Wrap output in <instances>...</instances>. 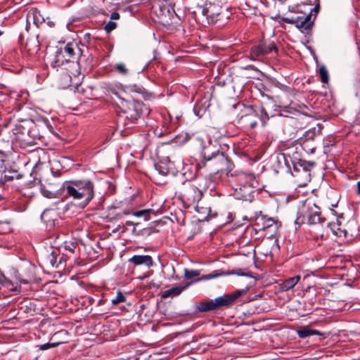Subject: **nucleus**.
I'll return each mask as SVG.
<instances>
[{
	"instance_id": "412c9836",
	"label": "nucleus",
	"mask_w": 360,
	"mask_h": 360,
	"mask_svg": "<svg viewBox=\"0 0 360 360\" xmlns=\"http://www.w3.org/2000/svg\"><path fill=\"white\" fill-rule=\"evenodd\" d=\"M257 113L258 116L259 117V119L262 123V125H265L266 122L269 120V115L267 112H266L265 109L263 107H260L257 111Z\"/></svg>"
},
{
	"instance_id": "6e6552de",
	"label": "nucleus",
	"mask_w": 360,
	"mask_h": 360,
	"mask_svg": "<svg viewBox=\"0 0 360 360\" xmlns=\"http://www.w3.org/2000/svg\"><path fill=\"white\" fill-rule=\"evenodd\" d=\"M238 180L244 188L248 187L250 188V192H252V188L257 186V181L253 174L243 173L238 176Z\"/></svg>"
},
{
	"instance_id": "5701e85b",
	"label": "nucleus",
	"mask_w": 360,
	"mask_h": 360,
	"mask_svg": "<svg viewBox=\"0 0 360 360\" xmlns=\"http://www.w3.org/2000/svg\"><path fill=\"white\" fill-rule=\"evenodd\" d=\"M224 275V273H219L218 271H214L210 274L203 275L200 278V281H207L211 280L213 278H218L220 276Z\"/></svg>"
},
{
	"instance_id": "a211bd4d",
	"label": "nucleus",
	"mask_w": 360,
	"mask_h": 360,
	"mask_svg": "<svg viewBox=\"0 0 360 360\" xmlns=\"http://www.w3.org/2000/svg\"><path fill=\"white\" fill-rule=\"evenodd\" d=\"M298 335L302 338H305L314 335H319L320 333L314 329H310L307 327L302 328L297 331Z\"/></svg>"
},
{
	"instance_id": "c03bdc74",
	"label": "nucleus",
	"mask_w": 360,
	"mask_h": 360,
	"mask_svg": "<svg viewBox=\"0 0 360 360\" xmlns=\"http://www.w3.org/2000/svg\"><path fill=\"white\" fill-rule=\"evenodd\" d=\"M3 34V32L0 31V36Z\"/></svg>"
},
{
	"instance_id": "9b49d317",
	"label": "nucleus",
	"mask_w": 360,
	"mask_h": 360,
	"mask_svg": "<svg viewBox=\"0 0 360 360\" xmlns=\"http://www.w3.org/2000/svg\"><path fill=\"white\" fill-rule=\"evenodd\" d=\"M189 285V283H186L184 285H177L170 289L165 290L162 295V298H167L169 297H175L179 295Z\"/></svg>"
},
{
	"instance_id": "f8f14e48",
	"label": "nucleus",
	"mask_w": 360,
	"mask_h": 360,
	"mask_svg": "<svg viewBox=\"0 0 360 360\" xmlns=\"http://www.w3.org/2000/svg\"><path fill=\"white\" fill-rule=\"evenodd\" d=\"M300 280V276H295L285 280L281 284V289L283 291H288L293 288Z\"/></svg>"
},
{
	"instance_id": "2eb2a0df",
	"label": "nucleus",
	"mask_w": 360,
	"mask_h": 360,
	"mask_svg": "<svg viewBox=\"0 0 360 360\" xmlns=\"http://www.w3.org/2000/svg\"><path fill=\"white\" fill-rule=\"evenodd\" d=\"M218 6H212L210 8L203 11L205 12V15H207V18L210 17L212 20H214L215 16L219 15H225L224 13L227 12V10H221V12H218Z\"/></svg>"
},
{
	"instance_id": "e433bc0d",
	"label": "nucleus",
	"mask_w": 360,
	"mask_h": 360,
	"mask_svg": "<svg viewBox=\"0 0 360 360\" xmlns=\"http://www.w3.org/2000/svg\"><path fill=\"white\" fill-rule=\"evenodd\" d=\"M158 285H156L153 281H151V282H150V283H148V288H149L150 289H152V288H158Z\"/></svg>"
},
{
	"instance_id": "bb28decb",
	"label": "nucleus",
	"mask_w": 360,
	"mask_h": 360,
	"mask_svg": "<svg viewBox=\"0 0 360 360\" xmlns=\"http://www.w3.org/2000/svg\"><path fill=\"white\" fill-rule=\"evenodd\" d=\"M190 194L192 197H193V203H195V202H198L200 200L201 195H202V193H200V191H198L195 188H192L190 191Z\"/></svg>"
},
{
	"instance_id": "a878e982",
	"label": "nucleus",
	"mask_w": 360,
	"mask_h": 360,
	"mask_svg": "<svg viewBox=\"0 0 360 360\" xmlns=\"http://www.w3.org/2000/svg\"><path fill=\"white\" fill-rule=\"evenodd\" d=\"M72 84V78L69 74H64L62 77L60 85L63 88H66Z\"/></svg>"
},
{
	"instance_id": "b1692460",
	"label": "nucleus",
	"mask_w": 360,
	"mask_h": 360,
	"mask_svg": "<svg viewBox=\"0 0 360 360\" xmlns=\"http://www.w3.org/2000/svg\"><path fill=\"white\" fill-rule=\"evenodd\" d=\"M302 18H303V14L299 15H295V16H292L290 18L285 17V18H282V20L286 23L295 25V24H297V22H298V20H302Z\"/></svg>"
},
{
	"instance_id": "9d476101",
	"label": "nucleus",
	"mask_w": 360,
	"mask_h": 360,
	"mask_svg": "<svg viewBox=\"0 0 360 360\" xmlns=\"http://www.w3.org/2000/svg\"><path fill=\"white\" fill-rule=\"evenodd\" d=\"M314 21L311 20V11L308 14H303L302 20H298L295 27L304 32L311 29Z\"/></svg>"
},
{
	"instance_id": "aec40b11",
	"label": "nucleus",
	"mask_w": 360,
	"mask_h": 360,
	"mask_svg": "<svg viewBox=\"0 0 360 360\" xmlns=\"http://www.w3.org/2000/svg\"><path fill=\"white\" fill-rule=\"evenodd\" d=\"M77 243L72 241H65L63 244V247L65 250L69 252L70 253L73 254L75 252L76 248H77Z\"/></svg>"
},
{
	"instance_id": "72a5a7b5",
	"label": "nucleus",
	"mask_w": 360,
	"mask_h": 360,
	"mask_svg": "<svg viewBox=\"0 0 360 360\" xmlns=\"http://www.w3.org/2000/svg\"><path fill=\"white\" fill-rule=\"evenodd\" d=\"M120 18V14L117 12H113L110 15L111 20H118Z\"/></svg>"
},
{
	"instance_id": "f257e3e1",
	"label": "nucleus",
	"mask_w": 360,
	"mask_h": 360,
	"mask_svg": "<svg viewBox=\"0 0 360 360\" xmlns=\"http://www.w3.org/2000/svg\"><path fill=\"white\" fill-rule=\"evenodd\" d=\"M325 218L321 217V209L314 202L311 200L305 201L299 208L297 218L295 221V224L300 226L305 222L309 224H319L322 230L319 233H311L312 238L318 242L319 239L325 240L323 228L325 226Z\"/></svg>"
},
{
	"instance_id": "c85d7f7f",
	"label": "nucleus",
	"mask_w": 360,
	"mask_h": 360,
	"mask_svg": "<svg viewBox=\"0 0 360 360\" xmlns=\"http://www.w3.org/2000/svg\"><path fill=\"white\" fill-rule=\"evenodd\" d=\"M125 301V297L122 295L121 292H118L115 298L112 300V303L114 305H116L119 303L124 302Z\"/></svg>"
},
{
	"instance_id": "423d86ee",
	"label": "nucleus",
	"mask_w": 360,
	"mask_h": 360,
	"mask_svg": "<svg viewBox=\"0 0 360 360\" xmlns=\"http://www.w3.org/2000/svg\"><path fill=\"white\" fill-rule=\"evenodd\" d=\"M249 288L246 287L243 289L237 290L232 294H226L215 298L214 300L217 309L222 307L229 306L230 304H233L236 300V299L246 294Z\"/></svg>"
},
{
	"instance_id": "7c9ffc66",
	"label": "nucleus",
	"mask_w": 360,
	"mask_h": 360,
	"mask_svg": "<svg viewBox=\"0 0 360 360\" xmlns=\"http://www.w3.org/2000/svg\"><path fill=\"white\" fill-rule=\"evenodd\" d=\"M58 345V343H46L39 346L40 349L46 350L50 349L51 347H55Z\"/></svg>"
},
{
	"instance_id": "f3484780",
	"label": "nucleus",
	"mask_w": 360,
	"mask_h": 360,
	"mask_svg": "<svg viewBox=\"0 0 360 360\" xmlns=\"http://www.w3.org/2000/svg\"><path fill=\"white\" fill-rule=\"evenodd\" d=\"M198 309L201 312L216 310V305L214 300L200 303L198 305Z\"/></svg>"
},
{
	"instance_id": "ea45409f",
	"label": "nucleus",
	"mask_w": 360,
	"mask_h": 360,
	"mask_svg": "<svg viewBox=\"0 0 360 360\" xmlns=\"http://www.w3.org/2000/svg\"><path fill=\"white\" fill-rule=\"evenodd\" d=\"M310 165H311V167H314V162H311V163H310Z\"/></svg>"
},
{
	"instance_id": "79ce46f5",
	"label": "nucleus",
	"mask_w": 360,
	"mask_h": 360,
	"mask_svg": "<svg viewBox=\"0 0 360 360\" xmlns=\"http://www.w3.org/2000/svg\"><path fill=\"white\" fill-rule=\"evenodd\" d=\"M221 18V17H219V18H217L216 20H220Z\"/></svg>"
},
{
	"instance_id": "2f4dec72",
	"label": "nucleus",
	"mask_w": 360,
	"mask_h": 360,
	"mask_svg": "<svg viewBox=\"0 0 360 360\" xmlns=\"http://www.w3.org/2000/svg\"><path fill=\"white\" fill-rule=\"evenodd\" d=\"M41 193H42V195L46 198H51V195H52V193L51 192L47 191V190H45V189H42L41 190Z\"/></svg>"
},
{
	"instance_id": "ddd939ff",
	"label": "nucleus",
	"mask_w": 360,
	"mask_h": 360,
	"mask_svg": "<svg viewBox=\"0 0 360 360\" xmlns=\"http://www.w3.org/2000/svg\"><path fill=\"white\" fill-rule=\"evenodd\" d=\"M112 90L115 91V92H117L119 94H121L122 97L127 94L131 93V92H136V93H141L142 89L141 87L137 86L136 85L134 86H128L124 88H122L119 90H116L115 89H111V92L112 93Z\"/></svg>"
},
{
	"instance_id": "f03ea898",
	"label": "nucleus",
	"mask_w": 360,
	"mask_h": 360,
	"mask_svg": "<svg viewBox=\"0 0 360 360\" xmlns=\"http://www.w3.org/2000/svg\"><path fill=\"white\" fill-rule=\"evenodd\" d=\"M66 195L79 200V207H85L94 197V184L87 179L66 181L63 186Z\"/></svg>"
},
{
	"instance_id": "473e14b6",
	"label": "nucleus",
	"mask_w": 360,
	"mask_h": 360,
	"mask_svg": "<svg viewBox=\"0 0 360 360\" xmlns=\"http://www.w3.org/2000/svg\"><path fill=\"white\" fill-rule=\"evenodd\" d=\"M334 233L338 237H341L342 236H345V231L344 230H341L340 229H338L337 231H334Z\"/></svg>"
},
{
	"instance_id": "6ab92c4d",
	"label": "nucleus",
	"mask_w": 360,
	"mask_h": 360,
	"mask_svg": "<svg viewBox=\"0 0 360 360\" xmlns=\"http://www.w3.org/2000/svg\"><path fill=\"white\" fill-rule=\"evenodd\" d=\"M8 158L7 154L3 150H0V174H2L7 171L6 160Z\"/></svg>"
},
{
	"instance_id": "a19ab883",
	"label": "nucleus",
	"mask_w": 360,
	"mask_h": 360,
	"mask_svg": "<svg viewBox=\"0 0 360 360\" xmlns=\"http://www.w3.org/2000/svg\"><path fill=\"white\" fill-rule=\"evenodd\" d=\"M238 275H240V276H243L244 274H240V273H237Z\"/></svg>"
},
{
	"instance_id": "c756f323",
	"label": "nucleus",
	"mask_w": 360,
	"mask_h": 360,
	"mask_svg": "<svg viewBox=\"0 0 360 360\" xmlns=\"http://www.w3.org/2000/svg\"><path fill=\"white\" fill-rule=\"evenodd\" d=\"M116 27H117L116 22H112V21H109L105 24V25L104 27V30H105V32L107 33H110L113 30H115L116 28Z\"/></svg>"
},
{
	"instance_id": "0eeeda50",
	"label": "nucleus",
	"mask_w": 360,
	"mask_h": 360,
	"mask_svg": "<svg viewBox=\"0 0 360 360\" xmlns=\"http://www.w3.org/2000/svg\"><path fill=\"white\" fill-rule=\"evenodd\" d=\"M129 214V212L122 209L121 206H120V204L117 205H112L108 209L107 218L110 221L119 220Z\"/></svg>"
},
{
	"instance_id": "a18cd8bd",
	"label": "nucleus",
	"mask_w": 360,
	"mask_h": 360,
	"mask_svg": "<svg viewBox=\"0 0 360 360\" xmlns=\"http://www.w3.org/2000/svg\"><path fill=\"white\" fill-rule=\"evenodd\" d=\"M269 221H273L272 219H269Z\"/></svg>"
},
{
	"instance_id": "393cba45",
	"label": "nucleus",
	"mask_w": 360,
	"mask_h": 360,
	"mask_svg": "<svg viewBox=\"0 0 360 360\" xmlns=\"http://www.w3.org/2000/svg\"><path fill=\"white\" fill-rule=\"evenodd\" d=\"M319 75L323 83H327L328 81V73L325 66L322 65L319 68Z\"/></svg>"
},
{
	"instance_id": "37998d69",
	"label": "nucleus",
	"mask_w": 360,
	"mask_h": 360,
	"mask_svg": "<svg viewBox=\"0 0 360 360\" xmlns=\"http://www.w3.org/2000/svg\"><path fill=\"white\" fill-rule=\"evenodd\" d=\"M49 127L50 128V130L52 129V127L51 126H49Z\"/></svg>"
},
{
	"instance_id": "20e7f679",
	"label": "nucleus",
	"mask_w": 360,
	"mask_h": 360,
	"mask_svg": "<svg viewBox=\"0 0 360 360\" xmlns=\"http://www.w3.org/2000/svg\"><path fill=\"white\" fill-rule=\"evenodd\" d=\"M81 56L80 49L76 44L68 43L63 48L56 50L51 62L53 68H58L65 64L77 66V60Z\"/></svg>"
},
{
	"instance_id": "c9c22d12",
	"label": "nucleus",
	"mask_w": 360,
	"mask_h": 360,
	"mask_svg": "<svg viewBox=\"0 0 360 360\" xmlns=\"http://www.w3.org/2000/svg\"><path fill=\"white\" fill-rule=\"evenodd\" d=\"M356 194L360 196V180L356 183Z\"/></svg>"
},
{
	"instance_id": "4c0bfd02",
	"label": "nucleus",
	"mask_w": 360,
	"mask_h": 360,
	"mask_svg": "<svg viewBox=\"0 0 360 360\" xmlns=\"http://www.w3.org/2000/svg\"><path fill=\"white\" fill-rule=\"evenodd\" d=\"M250 125L251 128H254L257 125V122L256 121L251 122L250 123Z\"/></svg>"
},
{
	"instance_id": "1a4fd4ad",
	"label": "nucleus",
	"mask_w": 360,
	"mask_h": 360,
	"mask_svg": "<svg viewBox=\"0 0 360 360\" xmlns=\"http://www.w3.org/2000/svg\"><path fill=\"white\" fill-rule=\"evenodd\" d=\"M129 262L134 266L144 265L147 267L153 266V259L150 255H134L129 259Z\"/></svg>"
},
{
	"instance_id": "4be33fe9",
	"label": "nucleus",
	"mask_w": 360,
	"mask_h": 360,
	"mask_svg": "<svg viewBox=\"0 0 360 360\" xmlns=\"http://www.w3.org/2000/svg\"><path fill=\"white\" fill-rule=\"evenodd\" d=\"M154 212L150 209H146L143 210H139L134 212L133 215L137 217H143L145 220H149L150 218L148 217L150 213H153Z\"/></svg>"
},
{
	"instance_id": "f704fd0d",
	"label": "nucleus",
	"mask_w": 360,
	"mask_h": 360,
	"mask_svg": "<svg viewBox=\"0 0 360 360\" xmlns=\"http://www.w3.org/2000/svg\"><path fill=\"white\" fill-rule=\"evenodd\" d=\"M4 181H8L13 179V176L5 174L2 179Z\"/></svg>"
},
{
	"instance_id": "39448f33",
	"label": "nucleus",
	"mask_w": 360,
	"mask_h": 360,
	"mask_svg": "<svg viewBox=\"0 0 360 360\" xmlns=\"http://www.w3.org/2000/svg\"><path fill=\"white\" fill-rule=\"evenodd\" d=\"M273 51H277V48L274 42L261 43L251 48L250 58L252 60H257Z\"/></svg>"
},
{
	"instance_id": "dca6fc26",
	"label": "nucleus",
	"mask_w": 360,
	"mask_h": 360,
	"mask_svg": "<svg viewBox=\"0 0 360 360\" xmlns=\"http://www.w3.org/2000/svg\"><path fill=\"white\" fill-rule=\"evenodd\" d=\"M2 287L6 288L8 290L19 291L17 287H13L12 282L8 280L2 272L0 271V289Z\"/></svg>"
},
{
	"instance_id": "58836bf2",
	"label": "nucleus",
	"mask_w": 360,
	"mask_h": 360,
	"mask_svg": "<svg viewBox=\"0 0 360 360\" xmlns=\"http://www.w3.org/2000/svg\"><path fill=\"white\" fill-rule=\"evenodd\" d=\"M126 224H127V226H131V225H133V224H134V223H133L132 221H127L126 222Z\"/></svg>"
},
{
	"instance_id": "4468645a",
	"label": "nucleus",
	"mask_w": 360,
	"mask_h": 360,
	"mask_svg": "<svg viewBox=\"0 0 360 360\" xmlns=\"http://www.w3.org/2000/svg\"><path fill=\"white\" fill-rule=\"evenodd\" d=\"M112 70L122 76H127L129 74V69L124 62H118L112 66Z\"/></svg>"
},
{
	"instance_id": "cd10ccee",
	"label": "nucleus",
	"mask_w": 360,
	"mask_h": 360,
	"mask_svg": "<svg viewBox=\"0 0 360 360\" xmlns=\"http://www.w3.org/2000/svg\"><path fill=\"white\" fill-rule=\"evenodd\" d=\"M200 275V272L197 270H188L185 269L184 276L186 278L191 279L194 277L198 276Z\"/></svg>"
},
{
	"instance_id": "7ed1b4c3",
	"label": "nucleus",
	"mask_w": 360,
	"mask_h": 360,
	"mask_svg": "<svg viewBox=\"0 0 360 360\" xmlns=\"http://www.w3.org/2000/svg\"><path fill=\"white\" fill-rule=\"evenodd\" d=\"M112 94L120 100V107L122 111V115L119 116L118 122L122 124L126 129L131 127L135 122L140 117L141 114L142 103L134 101H128L121 94L115 92Z\"/></svg>"
}]
</instances>
